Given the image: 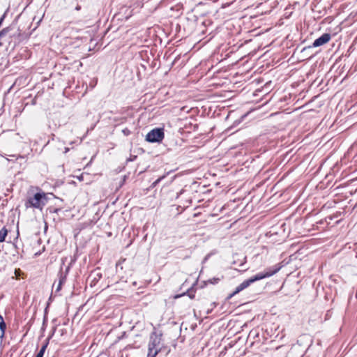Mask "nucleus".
I'll return each mask as SVG.
<instances>
[{
  "mask_svg": "<svg viewBox=\"0 0 357 357\" xmlns=\"http://www.w3.org/2000/svg\"><path fill=\"white\" fill-rule=\"evenodd\" d=\"M280 266L279 265H275L272 267H269L266 268L264 272L258 273L255 275L248 278V280H244L242 283H241L238 286H237L234 290V294H238L241 291L244 290L247 287H248L253 282L269 278L274 274L277 273L280 269Z\"/></svg>",
  "mask_w": 357,
  "mask_h": 357,
  "instance_id": "nucleus-1",
  "label": "nucleus"
},
{
  "mask_svg": "<svg viewBox=\"0 0 357 357\" xmlns=\"http://www.w3.org/2000/svg\"><path fill=\"white\" fill-rule=\"evenodd\" d=\"M47 201V198L45 192H37L26 201L25 206L26 208L33 207L42 210Z\"/></svg>",
  "mask_w": 357,
  "mask_h": 357,
  "instance_id": "nucleus-2",
  "label": "nucleus"
},
{
  "mask_svg": "<svg viewBox=\"0 0 357 357\" xmlns=\"http://www.w3.org/2000/svg\"><path fill=\"white\" fill-rule=\"evenodd\" d=\"M164 137L163 128H154L147 133L146 140L151 143L160 142Z\"/></svg>",
  "mask_w": 357,
  "mask_h": 357,
  "instance_id": "nucleus-3",
  "label": "nucleus"
},
{
  "mask_svg": "<svg viewBox=\"0 0 357 357\" xmlns=\"http://www.w3.org/2000/svg\"><path fill=\"white\" fill-rule=\"evenodd\" d=\"M331 39V36L330 33H326L321 35L319 38L314 40L313 43L308 46L307 47H304L303 51L305 50L306 48H311V47H318L320 46H322L327 43H328Z\"/></svg>",
  "mask_w": 357,
  "mask_h": 357,
  "instance_id": "nucleus-4",
  "label": "nucleus"
},
{
  "mask_svg": "<svg viewBox=\"0 0 357 357\" xmlns=\"http://www.w3.org/2000/svg\"><path fill=\"white\" fill-rule=\"evenodd\" d=\"M102 273L100 271H93L89 276V278L91 279L90 282L91 287L95 286L96 284L102 278Z\"/></svg>",
  "mask_w": 357,
  "mask_h": 357,
  "instance_id": "nucleus-5",
  "label": "nucleus"
},
{
  "mask_svg": "<svg viewBox=\"0 0 357 357\" xmlns=\"http://www.w3.org/2000/svg\"><path fill=\"white\" fill-rule=\"evenodd\" d=\"M160 337L157 335L151 336L149 343V348L160 349Z\"/></svg>",
  "mask_w": 357,
  "mask_h": 357,
  "instance_id": "nucleus-6",
  "label": "nucleus"
},
{
  "mask_svg": "<svg viewBox=\"0 0 357 357\" xmlns=\"http://www.w3.org/2000/svg\"><path fill=\"white\" fill-rule=\"evenodd\" d=\"M55 330H56V328H54L52 334L47 337V339L46 340L45 342L43 344V345L41 347L40 351L36 354V357H43L45 351V350H46V349H47V346L49 344L50 339L54 335Z\"/></svg>",
  "mask_w": 357,
  "mask_h": 357,
  "instance_id": "nucleus-7",
  "label": "nucleus"
},
{
  "mask_svg": "<svg viewBox=\"0 0 357 357\" xmlns=\"http://www.w3.org/2000/svg\"><path fill=\"white\" fill-rule=\"evenodd\" d=\"M69 269H70V267L68 266L66 268L65 272H63L62 270H61L59 271V273L58 274V277H59V282H60V284H63L66 282V277H67Z\"/></svg>",
  "mask_w": 357,
  "mask_h": 357,
  "instance_id": "nucleus-8",
  "label": "nucleus"
},
{
  "mask_svg": "<svg viewBox=\"0 0 357 357\" xmlns=\"http://www.w3.org/2000/svg\"><path fill=\"white\" fill-rule=\"evenodd\" d=\"M6 329V324L3 320V318L0 315V338L2 339L4 337L5 331Z\"/></svg>",
  "mask_w": 357,
  "mask_h": 357,
  "instance_id": "nucleus-9",
  "label": "nucleus"
},
{
  "mask_svg": "<svg viewBox=\"0 0 357 357\" xmlns=\"http://www.w3.org/2000/svg\"><path fill=\"white\" fill-rule=\"evenodd\" d=\"M7 234L8 229L6 228V227H3L0 229V243H2L5 241Z\"/></svg>",
  "mask_w": 357,
  "mask_h": 357,
  "instance_id": "nucleus-10",
  "label": "nucleus"
},
{
  "mask_svg": "<svg viewBox=\"0 0 357 357\" xmlns=\"http://www.w3.org/2000/svg\"><path fill=\"white\" fill-rule=\"evenodd\" d=\"M160 351V349L149 348L147 357H155Z\"/></svg>",
  "mask_w": 357,
  "mask_h": 357,
  "instance_id": "nucleus-11",
  "label": "nucleus"
},
{
  "mask_svg": "<svg viewBox=\"0 0 357 357\" xmlns=\"http://www.w3.org/2000/svg\"><path fill=\"white\" fill-rule=\"evenodd\" d=\"M223 278V276L220 277H214L213 278L209 279L207 282L212 284H218L222 279Z\"/></svg>",
  "mask_w": 357,
  "mask_h": 357,
  "instance_id": "nucleus-12",
  "label": "nucleus"
},
{
  "mask_svg": "<svg viewBox=\"0 0 357 357\" xmlns=\"http://www.w3.org/2000/svg\"><path fill=\"white\" fill-rule=\"evenodd\" d=\"M165 176H161V177L158 178L157 180H155V181L153 183V184H152L153 187L156 186V185H158V183H160V181H161L164 178H165Z\"/></svg>",
  "mask_w": 357,
  "mask_h": 357,
  "instance_id": "nucleus-13",
  "label": "nucleus"
},
{
  "mask_svg": "<svg viewBox=\"0 0 357 357\" xmlns=\"http://www.w3.org/2000/svg\"><path fill=\"white\" fill-rule=\"evenodd\" d=\"M123 133L126 136H128L130 134V130L128 128H125L122 130Z\"/></svg>",
  "mask_w": 357,
  "mask_h": 357,
  "instance_id": "nucleus-14",
  "label": "nucleus"
},
{
  "mask_svg": "<svg viewBox=\"0 0 357 357\" xmlns=\"http://www.w3.org/2000/svg\"><path fill=\"white\" fill-rule=\"evenodd\" d=\"M237 294H234V291L229 294L227 296V300H229L231 299L232 297H234L235 295H236Z\"/></svg>",
  "mask_w": 357,
  "mask_h": 357,
  "instance_id": "nucleus-15",
  "label": "nucleus"
},
{
  "mask_svg": "<svg viewBox=\"0 0 357 357\" xmlns=\"http://www.w3.org/2000/svg\"><path fill=\"white\" fill-rule=\"evenodd\" d=\"M137 158V156L136 155H131L128 160L127 161H133L135 160V159Z\"/></svg>",
  "mask_w": 357,
  "mask_h": 357,
  "instance_id": "nucleus-16",
  "label": "nucleus"
},
{
  "mask_svg": "<svg viewBox=\"0 0 357 357\" xmlns=\"http://www.w3.org/2000/svg\"><path fill=\"white\" fill-rule=\"evenodd\" d=\"M62 284H60V282H59L58 285H57V287H56V291H60V290H61V287H62Z\"/></svg>",
  "mask_w": 357,
  "mask_h": 357,
  "instance_id": "nucleus-17",
  "label": "nucleus"
},
{
  "mask_svg": "<svg viewBox=\"0 0 357 357\" xmlns=\"http://www.w3.org/2000/svg\"><path fill=\"white\" fill-rule=\"evenodd\" d=\"M212 310H213V307L209 308V309H207V310H206V314H211V312H212Z\"/></svg>",
  "mask_w": 357,
  "mask_h": 357,
  "instance_id": "nucleus-18",
  "label": "nucleus"
},
{
  "mask_svg": "<svg viewBox=\"0 0 357 357\" xmlns=\"http://www.w3.org/2000/svg\"><path fill=\"white\" fill-rule=\"evenodd\" d=\"M212 307H215L216 306V303L213 302L211 303Z\"/></svg>",
  "mask_w": 357,
  "mask_h": 357,
  "instance_id": "nucleus-19",
  "label": "nucleus"
},
{
  "mask_svg": "<svg viewBox=\"0 0 357 357\" xmlns=\"http://www.w3.org/2000/svg\"><path fill=\"white\" fill-rule=\"evenodd\" d=\"M59 211H60L59 208H56L54 212V213H58Z\"/></svg>",
  "mask_w": 357,
  "mask_h": 357,
  "instance_id": "nucleus-20",
  "label": "nucleus"
},
{
  "mask_svg": "<svg viewBox=\"0 0 357 357\" xmlns=\"http://www.w3.org/2000/svg\"><path fill=\"white\" fill-rule=\"evenodd\" d=\"M68 151H69V149H68V148H66V149H65V153H67Z\"/></svg>",
  "mask_w": 357,
  "mask_h": 357,
  "instance_id": "nucleus-21",
  "label": "nucleus"
},
{
  "mask_svg": "<svg viewBox=\"0 0 357 357\" xmlns=\"http://www.w3.org/2000/svg\"><path fill=\"white\" fill-rule=\"evenodd\" d=\"M79 9H80V6H77L76 7V10H79Z\"/></svg>",
  "mask_w": 357,
  "mask_h": 357,
  "instance_id": "nucleus-22",
  "label": "nucleus"
},
{
  "mask_svg": "<svg viewBox=\"0 0 357 357\" xmlns=\"http://www.w3.org/2000/svg\"><path fill=\"white\" fill-rule=\"evenodd\" d=\"M194 296H195L194 295H190V297L191 298H194Z\"/></svg>",
  "mask_w": 357,
  "mask_h": 357,
  "instance_id": "nucleus-23",
  "label": "nucleus"
}]
</instances>
